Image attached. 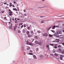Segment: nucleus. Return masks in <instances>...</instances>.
I'll list each match as a JSON object with an SVG mask.
<instances>
[{"mask_svg":"<svg viewBox=\"0 0 64 64\" xmlns=\"http://www.w3.org/2000/svg\"><path fill=\"white\" fill-rule=\"evenodd\" d=\"M8 15L10 16H12L13 15V12H8Z\"/></svg>","mask_w":64,"mask_h":64,"instance_id":"f257e3e1","label":"nucleus"},{"mask_svg":"<svg viewBox=\"0 0 64 64\" xmlns=\"http://www.w3.org/2000/svg\"><path fill=\"white\" fill-rule=\"evenodd\" d=\"M27 31V29L26 28H25L24 29H23L22 31V33H25L26 32V31Z\"/></svg>","mask_w":64,"mask_h":64,"instance_id":"f03ea898","label":"nucleus"},{"mask_svg":"<svg viewBox=\"0 0 64 64\" xmlns=\"http://www.w3.org/2000/svg\"><path fill=\"white\" fill-rule=\"evenodd\" d=\"M57 44H54L53 48H54L56 49V48H57Z\"/></svg>","mask_w":64,"mask_h":64,"instance_id":"7ed1b4c3","label":"nucleus"},{"mask_svg":"<svg viewBox=\"0 0 64 64\" xmlns=\"http://www.w3.org/2000/svg\"><path fill=\"white\" fill-rule=\"evenodd\" d=\"M43 36H47V34L46 33H45L42 34Z\"/></svg>","mask_w":64,"mask_h":64,"instance_id":"20e7f679","label":"nucleus"},{"mask_svg":"<svg viewBox=\"0 0 64 64\" xmlns=\"http://www.w3.org/2000/svg\"><path fill=\"white\" fill-rule=\"evenodd\" d=\"M33 57L34 59H37V58H36V56L35 55H33Z\"/></svg>","mask_w":64,"mask_h":64,"instance_id":"39448f33","label":"nucleus"},{"mask_svg":"<svg viewBox=\"0 0 64 64\" xmlns=\"http://www.w3.org/2000/svg\"><path fill=\"white\" fill-rule=\"evenodd\" d=\"M35 43L36 44H39V42H38V41H37V40L35 41Z\"/></svg>","mask_w":64,"mask_h":64,"instance_id":"423d86ee","label":"nucleus"},{"mask_svg":"<svg viewBox=\"0 0 64 64\" xmlns=\"http://www.w3.org/2000/svg\"><path fill=\"white\" fill-rule=\"evenodd\" d=\"M26 34H27V35H28V34H29V33H30V32H29V31L27 30V31L26 32Z\"/></svg>","mask_w":64,"mask_h":64,"instance_id":"0eeeda50","label":"nucleus"},{"mask_svg":"<svg viewBox=\"0 0 64 64\" xmlns=\"http://www.w3.org/2000/svg\"><path fill=\"white\" fill-rule=\"evenodd\" d=\"M40 46H42V43L41 42H40L38 43V44Z\"/></svg>","mask_w":64,"mask_h":64,"instance_id":"6e6552de","label":"nucleus"},{"mask_svg":"<svg viewBox=\"0 0 64 64\" xmlns=\"http://www.w3.org/2000/svg\"><path fill=\"white\" fill-rule=\"evenodd\" d=\"M34 38L36 39H38V37L36 36H35L34 37Z\"/></svg>","mask_w":64,"mask_h":64,"instance_id":"1a4fd4ad","label":"nucleus"},{"mask_svg":"<svg viewBox=\"0 0 64 64\" xmlns=\"http://www.w3.org/2000/svg\"><path fill=\"white\" fill-rule=\"evenodd\" d=\"M28 37H29V38H30L31 37V35L29 34H28Z\"/></svg>","mask_w":64,"mask_h":64,"instance_id":"9d476101","label":"nucleus"},{"mask_svg":"<svg viewBox=\"0 0 64 64\" xmlns=\"http://www.w3.org/2000/svg\"><path fill=\"white\" fill-rule=\"evenodd\" d=\"M56 41L57 42H59L60 41V40L59 39H56Z\"/></svg>","mask_w":64,"mask_h":64,"instance_id":"9b49d317","label":"nucleus"},{"mask_svg":"<svg viewBox=\"0 0 64 64\" xmlns=\"http://www.w3.org/2000/svg\"><path fill=\"white\" fill-rule=\"evenodd\" d=\"M30 45L31 46H33V44L31 42H30Z\"/></svg>","mask_w":64,"mask_h":64,"instance_id":"f8f14e48","label":"nucleus"},{"mask_svg":"<svg viewBox=\"0 0 64 64\" xmlns=\"http://www.w3.org/2000/svg\"><path fill=\"white\" fill-rule=\"evenodd\" d=\"M12 3L10 2V5H9V6L10 7H11V6H12Z\"/></svg>","mask_w":64,"mask_h":64,"instance_id":"ddd939ff","label":"nucleus"},{"mask_svg":"<svg viewBox=\"0 0 64 64\" xmlns=\"http://www.w3.org/2000/svg\"><path fill=\"white\" fill-rule=\"evenodd\" d=\"M57 34H61V32H59L58 31L57 32Z\"/></svg>","mask_w":64,"mask_h":64,"instance_id":"4468645a","label":"nucleus"},{"mask_svg":"<svg viewBox=\"0 0 64 64\" xmlns=\"http://www.w3.org/2000/svg\"><path fill=\"white\" fill-rule=\"evenodd\" d=\"M26 44H27V45H30V42H28V41L27 43H26Z\"/></svg>","mask_w":64,"mask_h":64,"instance_id":"2eb2a0df","label":"nucleus"},{"mask_svg":"<svg viewBox=\"0 0 64 64\" xmlns=\"http://www.w3.org/2000/svg\"><path fill=\"white\" fill-rule=\"evenodd\" d=\"M13 10L14 11H15V10L16 11H17V9L16 8H13Z\"/></svg>","mask_w":64,"mask_h":64,"instance_id":"dca6fc26","label":"nucleus"},{"mask_svg":"<svg viewBox=\"0 0 64 64\" xmlns=\"http://www.w3.org/2000/svg\"><path fill=\"white\" fill-rule=\"evenodd\" d=\"M58 35V34H57V33H56L55 34H54V36H57Z\"/></svg>","mask_w":64,"mask_h":64,"instance_id":"f3484780","label":"nucleus"},{"mask_svg":"<svg viewBox=\"0 0 64 64\" xmlns=\"http://www.w3.org/2000/svg\"><path fill=\"white\" fill-rule=\"evenodd\" d=\"M4 20H7L6 17H4Z\"/></svg>","mask_w":64,"mask_h":64,"instance_id":"a211bd4d","label":"nucleus"},{"mask_svg":"<svg viewBox=\"0 0 64 64\" xmlns=\"http://www.w3.org/2000/svg\"><path fill=\"white\" fill-rule=\"evenodd\" d=\"M63 57H64V56L63 55H60V57H62V58H63Z\"/></svg>","mask_w":64,"mask_h":64,"instance_id":"6ab92c4d","label":"nucleus"},{"mask_svg":"<svg viewBox=\"0 0 64 64\" xmlns=\"http://www.w3.org/2000/svg\"><path fill=\"white\" fill-rule=\"evenodd\" d=\"M15 1L14 2V4H16V2L17 1V0H14Z\"/></svg>","mask_w":64,"mask_h":64,"instance_id":"aec40b11","label":"nucleus"},{"mask_svg":"<svg viewBox=\"0 0 64 64\" xmlns=\"http://www.w3.org/2000/svg\"><path fill=\"white\" fill-rule=\"evenodd\" d=\"M37 32L38 33H41V31L40 30H38L37 31Z\"/></svg>","mask_w":64,"mask_h":64,"instance_id":"412c9836","label":"nucleus"},{"mask_svg":"<svg viewBox=\"0 0 64 64\" xmlns=\"http://www.w3.org/2000/svg\"><path fill=\"white\" fill-rule=\"evenodd\" d=\"M27 29H28V30H30L31 29V28L30 27H28Z\"/></svg>","mask_w":64,"mask_h":64,"instance_id":"4be33fe9","label":"nucleus"},{"mask_svg":"<svg viewBox=\"0 0 64 64\" xmlns=\"http://www.w3.org/2000/svg\"><path fill=\"white\" fill-rule=\"evenodd\" d=\"M54 55L55 56H58V54H57L56 53H55L54 54Z\"/></svg>","mask_w":64,"mask_h":64,"instance_id":"5701e85b","label":"nucleus"},{"mask_svg":"<svg viewBox=\"0 0 64 64\" xmlns=\"http://www.w3.org/2000/svg\"><path fill=\"white\" fill-rule=\"evenodd\" d=\"M28 54H29V55H33V54L32 53H29Z\"/></svg>","mask_w":64,"mask_h":64,"instance_id":"b1692460","label":"nucleus"},{"mask_svg":"<svg viewBox=\"0 0 64 64\" xmlns=\"http://www.w3.org/2000/svg\"><path fill=\"white\" fill-rule=\"evenodd\" d=\"M49 36L50 37H52L53 36L51 34H49Z\"/></svg>","mask_w":64,"mask_h":64,"instance_id":"393cba45","label":"nucleus"},{"mask_svg":"<svg viewBox=\"0 0 64 64\" xmlns=\"http://www.w3.org/2000/svg\"><path fill=\"white\" fill-rule=\"evenodd\" d=\"M58 48H60V47H61V46L59 45L58 46Z\"/></svg>","mask_w":64,"mask_h":64,"instance_id":"a878e982","label":"nucleus"},{"mask_svg":"<svg viewBox=\"0 0 64 64\" xmlns=\"http://www.w3.org/2000/svg\"><path fill=\"white\" fill-rule=\"evenodd\" d=\"M46 47H47V48H49V45H47L46 46Z\"/></svg>","mask_w":64,"mask_h":64,"instance_id":"bb28decb","label":"nucleus"},{"mask_svg":"<svg viewBox=\"0 0 64 64\" xmlns=\"http://www.w3.org/2000/svg\"><path fill=\"white\" fill-rule=\"evenodd\" d=\"M38 49H38V48H36V51H38Z\"/></svg>","mask_w":64,"mask_h":64,"instance_id":"cd10ccee","label":"nucleus"},{"mask_svg":"<svg viewBox=\"0 0 64 64\" xmlns=\"http://www.w3.org/2000/svg\"><path fill=\"white\" fill-rule=\"evenodd\" d=\"M51 31H52V32H53V33H55V31L53 30H51Z\"/></svg>","mask_w":64,"mask_h":64,"instance_id":"c85d7f7f","label":"nucleus"},{"mask_svg":"<svg viewBox=\"0 0 64 64\" xmlns=\"http://www.w3.org/2000/svg\"><path fill=\"white\" fill-rule=\"evenodd\" d=\"M50 45L52 46H54V45L53 44H50Z\"/></svg>","mask_w":64,"mask_h":64,"instance_id":"c756f323","label":"nucleus"},{"mask_svg":"<svg viewBox=\"0 0 64 64\" xmlns=\"http://www.w3.org/2000/svg\"><path fill=\"white\" fill-rule=\"evenodd\" d=\"M30 47H28V48H27V50H29L30 49Z\"/></svg>","mask_w":64,"mask_h":64,"instance_id":"7c9ffc66","label":"nucleus"},{"mask_svg":"<svg viewBox=\"0 0 64 64\" xmlns=\"http://www.w3.org/2000/svg\"><path fill=\"white\" fill-rule=\"evenodd\" d=\"M60 60H63V58L61 57H60Z\"/></svg>","mask_w":64,"mask_h":64,"instance_id":"2f4dec72","label":"nucleus"},{"mask_svg":"<svg viewBox=\"0 0 64 64\" xmlns=\"http://www.w3.org/2000/svg\"><path fill=\"white\" fill-rule=\"evenodd\" d=\"M26 25L25 24H24V28H25V27H26Z\"/></svg>","mask_w":64,"mask_h":64,"instance_id":"473e14b6","label":"nucleus"},{"mask_svg":"<svg viewBox=\"0 0 64 64\" xmlns=\"http://www.w3.org/2000/svg\"><path fill=\"white\" fill-rule=\"evenodd\" d=\"M1 13H4V11H2L1 12Z\"/></svg>","mask_w":64,"mask_h":64,"instance_id":"72a5a7b5","label":"nucleus"},{"mask_svg":"<svg viewBox=\"0 0 64 64\" xmlns=\"http://www.w3.org/2000/svg\"><path fill=\"white\" fill-rule=\"evenodd\" d=\"M40 57L41 58H43V56L41 55L40 56Z\"/></svg>","mask_w":64,"mask_h":64,"instance_id":"f704fd0d","label":"nucleus"},{"mask_svg":"<svg viewBox=\"0 0 64 64\" xmlns=\"http://www.w3.org/2000/svg\"><path fill=\"white\" fill-rule=\"evenodd\" d=\"M8 11L9 12H12L10 10H8Z\"/></svg>","mask_w":64,"mask_h":64,"instance_id":"c9c22d12","label":"nucleus"},{"mask_svg":"<svg viewBox=\"0 0 64 64\" xmlns=\"http://www.w3.org/2000/svg\"><path fill=\"white\" fill-rule=\"evenodd\" d=\"M12 20L13 21H14V18H12Z\"/></svg>","mask_w":64,"mask_h":64,"instance_id":"e433bc0d","label":"nucleus"},{"mask_svg":"<svg viewBox=\"0 0 64 64\" xmlns=\"http://www.w3.org/2000/svg\"><path fill=\"white\" fill-rule=\"evenodd\" d=\"M55 27L56 28V27H59V26H55Z\"/></svg>","mask_w":64,"mask_h":64,"instance_id":"4c0bfd02","label":"nucleus"},{"mask_svg":"<svg viewBox=\"0 0 64 64\" xmlns=\"http://www.w3.org/2000/svg\"><path fill=\"white\" fill-rule=\"evenodd\" d=\"M18 33H21V32L20 31V30H18Z\"/></svg>","mask_w":64,"mask_h":64,"instance_id":"58836bf2","label":"nucleus"},{"mask_svg":"<svg viewBox=\"0 0 64 64\" xmlns=\"http://www.w3.org/2000/svg\"><path fill=\"white\" fill-rule=\"evenodd\" d=\"M58 51H61V49L59 48L58 50Z\"/></svg>","mask_w":64,"mask_h":64,"instance_id":"ea45409f","label":"nucleus"},{"mask_svg":"<svg viewBox=\"0 0 64 64\" xmlns=\"http://www.w3.org/2000/svg\"><path fill=\"white\" fill-rule=\"evenodd\" d=\"M21 20V19H19V18H18V19H17V20H18V21H19V20Z\"/></svg>","mask_w":64,"mask_h":64,"instance_id":"a19ab883","label":"nucleus"},{"mask_svg":"<svg viewBox=\"0 0 64 64\" xmlns=\"http://www.w3.org/2000/svg\"><path fill=\"white\" fill-rule=\"evenodd\" d=\"M31 32L33 34V31H31Z\"/></svg>","mask_w":64,"mask_h":64,"instance_id":"79ce46f5","label":"nucleus"},{"mask_svg":"<svg viewBox=\"0 0 64 64\" xmlns=\"http://www.w3.org/2000/svg\"><path fill=\"white\" fill-rule=\"evenodd\" d=\"M44 22V20H42L41 21L42 23H43V22Z\"/></svg>","mask_w":64,"mask_h":64,"instance_id":"37998d69","label":"nucleus"},{"mask_svg":"<svg viewBox=\"0 0 64 64\" xmlns=\"http://www.w3.org/2000/svg\"><path fill=\"white\" fill-rule=\"evenodd\" d=\"M14 30L15 31V30H16V28H14Z\"/></svg>","mask_w":64,"mask_h":64,"instance_id":"c03bdc74","label":"nucleus"},{"mask_svg":"<svg viewBox=\"0 0 64 64\" xmlns=\"http://www.w3.org/2000/svg\"><path fill=\"white\" fill-rule=\"evenodd\" d=\"M55 26H54L53 28V29H55Z\"/></svg>","mask_w":64,"mask_h":64,"instance_id":"a18cd8bd","label":"nucleus"},{"mask_svg":"<svg viewBox=\"0 0 64 64\" xmlns=\"http://www.w3.org/2000/svg\"><path fill=\"white\" fill-rule=\"evenodd\" d=\"M12 7H13L15 8V6H14V5L13 4L12 5Z\"/></svg>","mask_w":64,"mask_h":64,"instance_id":"49530a36","label":"nucleus"},{"mask_svg":"<svg viewBox=\"0 0 64 64\" xmlns=\"http://www.w3.org/2000/svg\"><path fill=\"white\" fill-rule=\"evenodd\" d=\"M17 22V21H16L15 22V23H16Z\"/></svg>","mask_w":64,"mask_h":64,"instance_id":"de8ad7c7","label":"nucleus"},{"mask_svg":"<svg viewBox=\"0 0 64 64\" xmlns=\"http://www.w3.org/2000/svg\"><path fill=\"white\" fill-rule=\"evenodd\" d=\"M29 52H32V50H30Z\"/></svg>","mask_w":64,"mask_h":64,"instance_id":"09e8293b","label":"nucleus"},{"mask_svg":"<svg viewBox=\"0 0 64 64\" xmlns=\"http://www.w3.org/2000/svg\"><path fill=\"white\" fill-rule=\"evenodd\" d=\"M23 27V25H22L21 26V28H22Z\"/></svg>","mask_w":64,"mask_h":64,"instance_id":"8fccbe9b","label":"nucleus"},{"mask_svg":"<svg viewBox=\"0 0 64 64\" xmlns=\"http://www.w3.org/2000/svg\"><path fill=\"white\" fill-rule=\"evenodd\" d=\"M15 28H17V26H15Z\"/></svg>","mask_w":64,"mask_h":64,"instance_id":"3c124183","label":"nucleus"},{"mask_svg":"<svg viewBox=\"0 0 64 64\" xmlns=\"http://www.w3.org/2000/svg\"><path fill=\"white\" fill-rule=\"evenodd\" d=\"M4 4H7V2H5L4 3Z\"/></svg>","mask_w":64,"mask_h":64,"instance_id":"603ef678","label":"nucleus"},{"mask_svg":"<svg viewBox=\"0 0 64 64\" xmlns=\"http://www.w3.org/2000/svg\"><path fill=\"white\" fill-rule=\"evenodd\" d=\"M24 12H26V10H24Z\"/></svg>","mask_w":64,"mask_h":64,"instance_id":"864d4df0","label":"nucleus"},{"mask_svg":"<svg viewBox=\"0 0 64 64\" xmlns=\"http://www.w3.org/2000/svg\"><path fill=\"white\" fill-rule=\"evenodd\" d=\"M53 54H50V56H53Z\"/></svg>","mask_w":64,"mask_h":64,"instance_id":"5fc2aeb1","label":"nucleus"},{"mask_svg":"<svg viewBox=\"0 0 64 64\" xmlns=\"http://www.w3.org/2000/svg\"><path fill=\"white\" fill-rule=\"evenodd\" d=\"M24 16H26V14H24Z\"/></svg>","mask_w":64,"mask_h":64,"instance_id":"6e6d98bb","label":"nucleus"},{"mask_svg":"<svg viewBox=\"0 0 64 64\" xmlns=\"http://www.w3.org/2000/svg\"><path fill=\"white\" fill-rule=\"evenodd\" d=\"M24 55H25L26 54V53H25L24 52Z\"/></svg>","mask_w":64,"mask_h":64,"instance_id":"4d7b16f0","label":"nucleus"},{"mask_svg":"<svg viewBox=\"0 0 64 64\" xmlns=\"http://www.w3.org/2000/svg\"><path fill=\"white\" fill-rule=\"evenodd\" d=\"M15 20L16 21H17V20H16V18H15Z\"/></svg>","mask_w":64,"mask_h":64,"instance_id":"13d9d810","label":"nucleus"},{"mask_svg":"<svg viewBox=\"0 0 64 64\" xmlns=\"http://www.w3.org/2000/svg\"><path fill=\"white\" fill-rule=\"evenodd\" d=\"M22 23L20 24V25H22Z\"/></svg>","mask_w":64,"mask_h":64,"instance_id":"bf43d9fd","label":"nucleus"},{"mask_svg":"<svg viewBox=\"0 0 64 64\" xmlns=\"http://www.w3.org/2000/svg\"><path fill=\"white\" fill-rule=\"evenodd\" d=\"M62 45H63L64 46V43H62Z\"/></svg>","mask_w":64,"mask_h":64,"instance_id":"052dcab7","label":"nucleus"},{"mask_svg":"<svg viewBox=\"0 0 64 64\" xmlns=\"http://www.w3.org/2000/svg\"><path fill=\"white\" fill-rule=\"evenodd\" d=\"M63 26H64V24H63L62 25Z\"/></svg>","mask_w":64,"mask_h":64,"instance_id":"680f3d73","label":"nucleus"},{"mask_svg":"<svg viewBox=\"0 0 64 64\" xmlns=\"http://www.w3.org/2000/svg\"><path fill=\"white\" fill-rule=\"evenodd\" d=\"M6 5H7L8 6L9 5V4H6Z\"/></svg>","mask_w":64,"mask_h":64,"instance_id":"e2e57ef3","label":"nucleus"},{"mask_svg":"<svg viewBox=\"0 0 64 64\" xmlns=\"http://www.w3.org/2000/svg\"><path fill=\"white\" fill-rule=\"evenodd\" d=\"M8 23H9V24H10V22H9Z\"/></svg>","mask_w":64,"mask_h":64,"instance_id":"0e129e2a","label":"nucleus"},{"mask_svg":"<svg viewBox=\"0 0 64 64\" xmlns=\"http://www.w3.org/2000/svg\"><path fill=\"white\" fill-rule=\"evenodd\" d=\"M16 13H18V12H16Z\"/></svg>","mask_w":64,"mask_h":64,"instance_id":"69168bd1","label":"nucleus"},{"mask_svg":"<svg viewBox=\"0 0 64 64\" xmlns=\"http://www.w3.org/2000/svg\"><path fill=\"white\" fill-rule=\"evenodd\" d=\"M45 0H42V1H44Z\"/></svg>","mask_w":64,"mask_h":64,"instance_id":"338daca9","label":"nucleus"},{"mask_svg":"<svg viewBox=\"0 0 64 64\" xmlns=\"http://www.w3.org/2000/svg\"><path fill=\"white\" fill-rule=\"evenodd\" d=\"M40 17H43V16H40Z\"/></svg>","mask_w":64,"mask_h":64,"instance_id":"774afa93","label":"nucleus"}]
</instances>
